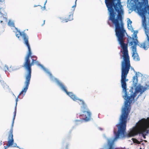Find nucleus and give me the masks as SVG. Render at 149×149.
<instances>
[{"label": "nucleus", "instance_id": "9d476101", "mask_svg": "<svg viewBox=\"0 0 149 149\" xmlns=\"http://www.w3.org/2000/svg\"><path fill=\"white\" fill-rule=\"evenodd\" d=\"M7 17L6 14H3L0 11V24L2 26H4L6 24L7 20Z\"/></svg>", "mask_w": 149, "mask_h": 149}, {"label": "nucleus", "instance_id": "0eeeda50", "mask_svg": "<svg viewBox=\"0 0 149 149\" xmlns=\"http://www.w3.org/2000/svg\"><path fill=\"white\" fill-rule=\"evenodd\" d=\"M127 26L129 29L132 32H133L132 35V38L128 37L127 38V43L129 46L137 45L139 42L137 40V34L138 33V31H134L132 27L131 24L132 21L129 18H127Z\"/></svg>", "mask_w": 149, "mask_h": 149}, {"label": "nucleus", "instance_id": "a878e982", "mask_svg": "<svg viewBox=\"0 0 149 149\" xmlns=\"http://www.w3.org/2000/svg\"><path fill=\"white\" fill-rule=\"evenodd\" d=\"M38 6H41L40 5H34V7H37Z\"/></svg>", "mask_w": 149, "mask_h": 149}, {"label": "nucleus", "instance_id": "473e14b6", "mask_svg": "<svg viewBox=\"0 0 149 149\" xmlns=\"http://www.w3.org/2000/svg\"><path fill=\"white\" fill-rule=\"evenodd\" d=\"M100 130H102L101 128H100Z\"/></svg>", "mask_w": 149, "mask_h": 149}, {"label": "nucleus", "instance_id": "6e6552de", "mask_svg": "<svg viewBox=\"0 0 149 149\" xmlns=\"http://www.w3.org/2000/svg\"><path fill=\"white\" fill-rule=\"evenodd\" d=\"M8 25L11 27H13L14 28L13 30V31L15 33L16 37L18 38L19 40H22V38L23 40V43L24 44L25 41V39H26L27 41H29V37L27 34L24 32H21L17 28L15 27L14 26V23L13 21L10 20H9L8 22Z\"/></svg>", "mask_w": 149, "mask_h": 149}, {"label": "nucleus", "instance_id": "f257e3e1", "mask_svg": "<svg viewBox=\"0 0 149 149\" xmlns=\"http://www.w3.org/2000/svg\"><path fill=\"white\" fill-rule=\"evenodd\" d=\"M115 32L117 40L122 48L120 52L123 54V60L121 63V83L123 88V92L125 93L124 95H123V97L125 100L124 105L122 107L119 121L116 125V126L117 127H126L127 119L131 109L130 104L133 100H134V98L137 95V93H140V94L138 95V97L143 92L149 89V80L145 82L144 86L141 85L136 86L134 93L133 92V88L132 87L129 90L130 94L127 93L126 82L128 80L126 78L130 68L131 67V70H133L134 72H136L133 68L131 67L127 49V44L124 43L126 39L125 35L127 34L125 31Z\"/></svg>", "mask_w": 149, "mask_h": 149}, {"label": "nucleus", "instance_id": "2f4dec72", "mask_svg": "<svg viewBox=\"0 0 149 149\" xmlns=\"http://www.w3.org/2000/svg\"><path fill=\"white\" fill-rule=\"evenodd\" d=\"M1 144H2V143H0V145H1Z\"/></svg>", "mask_w": 149, "mask_h": 149}, {"label": "nucleus", "instance_id": "7c9ffc66", "mask_svg": "<svg viewBox=\"0 0 149 149\" xmlns=\"http://www.w3.org/2000/svg\"><path fill=\"white\" fill-rule=\"evenodd\" d=\"M13 95H14V96H15V95L13 94Z\"/></svg>", "mask_w": 149, "mask_h": 149}, {"label": "nucleus", "instance_id": "6ab92c4d", "mask_svg": "<svg viewBox=\"0 0 149 149\" xmlns=\"http://www.w3.org/2000/svg\"><path fill=\"white\" fill-rule=\"evenodd\" d=\"M135 72L136 73V75L135 76L142 77L143 76V74L139 72Z\"/></svg>", "mask_w": 149, "mask_h": 149}, {"label": "nucleus", "instance_id": "dca6fc26", "mask_svg": "<svg viewBox=\"0 0 149 149\" xmlns=\"http://www.w3.org/2000/svg\"><path fill=\"white\" fill-rule=\"evenodd\" d=\"M137 77L136 76H134L133 77V86H135L138 83Z\"/></svg>", "mask_w": 149, "mask_h": 149}, {"label": "nucleus", "instance_id": "aec40b11", "mask_svg": "<svg viewBox=\"0 0 149 149\" xmlns=\"http://www.w3.org/2000/svg\"><path fill=\"white\" fill-rule=\"evenodd\" d=\"M4 70L5 71V72H6L7 70H9L8 69V66L6 65H5L4 67Z\"/></svg>", "mask_w": 149, "mask_h": 149}, {"label": "nucleus", "instance_id": "5701e85b", "mask_svg": "<svg viewBox=\"0 0 149 149\" xmlns=\"http://www.w3.org/2000/svg\"><path fill=\"white\" fill-rule=\"evenodd\" d=\"M76 2H77V1H75V5H74V6H73L72 7V8H75L76 7Z\"/></svg>", "mask_w": 149, "mask_h": 149}, {"label": "nucleus", "instance_id": "a211bd4d", "mask_svg": "<svg viewBox=\"0 0 149 149\" xmlns=\"http://www.w3.org/2000/svg\"><path fill=\"white\" fill-rule=\"evenodd\" d=\"M62 144L63 145H64L65 144V149H68V147L69 146V144L68 143H65V142L64 141H63L62 142Z\"/></svg>", "mask_w": 149, "mask_h": 149}, {"label": "nucleus", "instance_id": "2eb2a0df", "mask_svg": "<svg viewBox=\"0 0 149 149\" xmlns=\"http://www.w3.org/2000/svg\"><path fill=\"white\" fill-rule=\"evenodd\" d=\"M132 139L134 143L136 144H141L142 145L144 144L143 141L142 139H141V141H139L134 138H132Z\"/></svg>", "mask_w": 149, "mask_h": 149}, {"label": "nucleus", "instance_id": "4468645a", "mask_svg": "<svg viewBox=\"0 0 149 149\" xmlns=\"http://www.w3.org/2000/svg\"><path fill=\"white\" fill-rule=\"evenodd\" d=\"M22 95H23L22 94ZM22 95V94L20 95H19L17 97L16 99V100H15V101H16L15 107V111H14V115L13 116V121H14V120H15V116H16V107H17V102L18 101V98L19 97V96L20 95Z\"/></svg>", "mask_w": 149, "mask_h": 149}, {"label": "nucleus", "instance_id": "f3484780", "mask_svg": "<svg viewBox=\"0 0 149 149\" xmlns=\"http://www.w3.org/2000/svg\"><path fill=\"white\" fill-rule=\"evenodd\" d=\"M73 11L69 15V17H68L69 21H71L73 19Z\"/></svg>", "mask_w": 149, "mask_h": 149}, {"label": "nucleus", "instance_id": "9b49d317", "mask_svg": "<svg viewBox=\"0 0 149 149\" xmlns=\"http://www.w3.org/2000/svg\"><path fill=\"white\" fill-rule=\"evenodd\" d=\"M14 142V140L13 139L11 138H8V143L6 146H4V149H7V148L11 147L13 145Z\"/></svg>", "mask_w": 149, "mask_h": 149}, {"label": "nucleus", "instance_id": "f704fd0d", "mask_svg": "<svg viewBox=\"0 0 149 149\" xmlns=\"http://www.w3.org/2000/svg\"><path fill=\"white\" fill-rule=\"evenodd\" d=\"M77 0H76V1H77Z\"/></svg>", "mask_w": 149, "mask_h": 149}, {"label": "nucleus", "instance_id": "f8f14e48", "mask_svg": "<svg viewBox=\"0 0 149 149\" xmlns=\"http://www.w3.org/2000/svg\"><path fill=\"white\" fill-rule=\"evenodd\" d=\"M14 121H12V124L11 125V127L10 130L9 132L8 133V137L11 138L12 139L13 138V127L14 126Z\"/></svg>", "mask_w": 149, "mask_h": 149}, {"label": "nucleus", "instance_id": "72a5a7b5", "mask_svg": "<svg viewBox=\"0 0 149 149\" xmlns=\"http://www.w3.org/2000/svg\"><path fill=\"white\" fill-rule=\"evenodd\" d=\"M17 69H15L14 70H16Z\"/></svg>", "mask_w": 149, "mask_h": 149}, {"label": "nucleus", "instance_id": "393cba45", "mask_svg": "<svg viewBox=\"0 0 149 149\" xmlns=\"http://www.w3.org/2000/svg\"><path fill=\"white\" fill-rule=\"evenodd\" d=\"M0 2H1L3 3H4V0H0Z\"/></svg>", "mask_w": 149, "mask_h": 149}, {"label": "nucleus", "instance_id": "f03ea898", "mask_svg": "<svg viewBox=\"0 0 149 149\" xmlns=\"http://www.w3.org/2000/svg\"><path fill=\"white\" fill-rule=\"evenodd\" d=\"M143 0L141 2L139 0H128L127 6L132 11H137L140 16L149 14L148 0ZM105 2L109 13V19L115 24V31H125L122 18L124 11L120 0H105Z\"/></svg>", "mask_w": 149, "mask_h": 149}, {"label": "nucleus", "instance_id": "cd10ccee", "mask_svg": "<svg viewBox=\"0 0 149 149\" xmlns=\"http://www.w3.org/2000/svg\"><path fill=\"white\" fill-rule=\"evenodd\" d=\"M45 20H44L43 23L42 24V26H43L44 24L45 23Z\"/></svg>", "mask_w": 149, "mask_h": 149}, {"label": "nucleus", "instance_id": "412c9836", "mask_svg": "<svg viewBox=\"0 0 149 149\" xmlns=\"http://www.w3.org/2000/svg\"><path fill=\"white\" fill-rule=\"evenodd\" d=\"M58 18L60 19L61 22H64V19L62 17L58 16Z\"/></svg>", "mask_w": 149, "mask_h": 149}, {"label": "nucleus", "instance_id": "bb28decb", "mask_svg": "<svg viewBox=\"0 0 149 149\" xmlns=\"http://www.w3.org/2000/svg\"><path fill=\"white\" fill-rule=\"evenodd\" d=\"M45 3H44V7H43V8H44V10L46 8V7H45Z\"/></svg>", "mask_w": 149, "mask_h": 149}, {"label": "nucleus", "instance_id": "4be33fe9", "mask_svg": "<svg viewBox=\"0 0 149 149\" xmlns=\"http://www.w3.org/2000/svg\"><path fill=\"white\" fill-rule=\"evenodd\" d=\"M13 145V147L19 148L18 146H17V144L16 143H14Z\"/></svg>", "mask_w": 149, "mask_h": 149}, {"label": "nucleus", "instance_id": "ddd939ff", "mask_svg": "<svg viewBox=\"0 0 149 149\" xmlns=\"http://www.w3.org/2000/svg\"><path fill=\"white\" fill-rule=\"evenodd\" d=\"M0 82L1 83V85L3 86V88L5 90L10 91V89H8L9 88V86L7 85L6 83H4L3 81H2L1 79V77H0Z\"/></svg>", "mask_w": 149, "mask_h": 149}, {"label": "nucleus", "instance_id": "20e7f679", "mask_svg": "<svg viewBox=\"0 0 149 149\" xmlns=\"http://www.w3.org/2000/svg\"><path fill=\"white\" fill-rule=\"evenodd\" d=\"M149 132V117L142 118L136 123V125L130 129L126 134L128 137H132L139 134L144 139Z\"/></svg>", "mask_w": 149, "mask_h": 149}, {"label": "nucleus", "instance_id": "c85d7f7f", "mask_svg": "<svg viewBox=\"0 0 149 149\" xmlns=\"http://www.w3.org/2000/svg\"><path fill=\"white\" fill-rule=\"evenodd\" d=\"M47 1V0H46V1L45 3V5Z\"/></svg>", "mask_w": 149, "mask_h": 149}, {"label": "nucleus", "instance_id": "c756f323", "mask_svg": "<svg viewBox=\"0 0 149 149\" xmlns=\"http://www.w3.org/2000/svg\"><path fill=\"white\" fill-rule=\"evenodd\" d=\"M143 141H144L146 142H147V141L146 140H143Z\"/></svg>", "mask_w": 149, "mask_h": 149}, {"label": "nucleus", "instance_id": "7ed1b4c3", "mask_svg": "<svg viewBox=\"0 0 149 149\" xmlns=\"http://www.w3.org/2000/svg\"><path fill=\"white\" fill-rule=\"evenodd\" d=\"M25 40L24 44L27 47L28 51L25 58L23 67L28 72L25 76V81L24 82L25 86L19 93V95L22 94L23 96H24L27 91L31 77V67L34 63L40 67L45 73L47 74L49 76L51 80L55 83L62 91H65V88L66 87L63 83L58 79L53 76L47 69L45 68L42 65L39 63L38 62L36 61V56H32V52L29 41H28L27 39H25Z\"/></svg>", "mask_w": 149, "mask_h": 149}, {"label": "nucleus", "instance_id": "423d86ee", "mask_svg": "<svg viewBox=\"0 0 149 149\" xmlns=\"http://www.w3.org/2000/svg\"><path fill=\"white\" fill-rule=\"evenodd\" d=\"M142 19V25L146 36L145 40L138 45L141 48L146 50L149 48V14L141 16Z\"/></svg>", "mask_w": 149, "mask_h": 149}, {"label": "nucleus", "instance_id": "39448f33", "mask_svg": "<svg viewBox=\"0 0 149 149\" xmlns=\"http://www.w3.org/2000/svg\"><path fill=\"white\" fill-rule=\"evenodd\" d=\"M65 91H62L65 92L74 101L77 102L80 106L81 111L83 113V115L84 116L83 120H75L74 122L76 125H78L84 121L88 122L91 119V113L88 108L87 105L84 100L79 98L75 94L72 92H68L65 88Z\"/></svg>", "mask_w": 149, "mask_h": 149}, {"label": "nucleus", "instance_id": "1a4fd4ad", "mask_svg": "<svg viewBox=\"0 0 149 149\" xmlns=\"http://www.w3.org/2000/svg\"><path fill=\"white\" fill-rule=\"evenodd\" d=\"M137 45L130 46L132 49V56L133 59L136 61H140V59L137 52L136 46Z\"/></svg>", "mask_w": 149, "mask_h": 149}, {"label": "nucleus", "instance_id": "b1692460", "mask_svg": "<svg viewBox=\"0 0 149 149\" xmlns=\"http://www.w3.org/2000/svg\"><path fill=\"white\" fill-rule=\"evenodd\" d=\"M69 19L68 18L67 19H64V21H65V22H67L68 21H69Z\"/></svg>", "mask_w": 149, "mask_h": 149}]
</instances>
